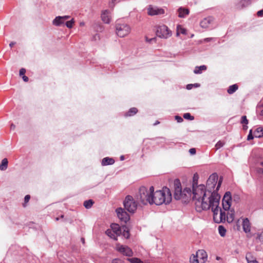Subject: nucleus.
Here are the masks:
<instances>
[{
  "label": "nucleus",
  "instance_id": "1",
  "mask_svg": "<svg viewBox=\"0 0 263 263\" xmlns=\"http://www.w3.org/2000/svg\"><path fill=\"white\" fill-rule=\"evenodd\" d=\"M195 180V176L193 178V200L197 212L208 210L211 208L213 213V219L215 222L220 223L225 221L226 215L225 212L219 209L220 196L215 192L207 193L203 185H197Z\"/></svg>",
  "mask_w": 263,
  "mask_h": 263
},
{
  "label": "nucleus",
  "instance_id": "2",
  "mask_svg": "<svg viewBox=\"0 0 263 263\" xmlns=\"http://www.w3.org/2000/svg\"><path fill=\"white\" fill-rule=\"evenodd\" d=\"M152 204L161 205L168 204L172 201V194L169 189L163 188L162 190L157 191L153 193Z\"/></svg>",
  "mask_w": 263,
  "mask_h": 263
},
{
  "label": "nucleus",
  "instance_id": "3",
  "mask_svg": "<svg viewBox=\"0 0 263 263\" xmlns=\"http://www.w3.org/2000/svg\"><path fill=\"white\" fill-rule=\"evenodd\" d=\"M191 195L190 188L186 187L182 191L181 183L178 179L174 181V198L176 200L183 199L186 201Z\"/></svg>",
  "mask_w": 263,
  "mask_h": 263
},
{
  "label": "nucleus",
  "instance_id": "4",
  "mask_svg": "<svg viewBox=\"0 0 263 263\" xmlns=\"http://www.w3.org/2000/svg\"><path fill=\"white\" fill-rule=\"evenodd\" d=\"M154 191V188L153 186H151L149 189L145 186H141L139 189L138 199L143 204H146L148 203L152 204Z\"/></svg>",
  "mask_w": 263,
  "mask_h": 263
},
{
  "label": "nucleus",
  "instance_id": "5",
  "mask_svg": "<svg viewBox=\"0 0 263 263\" xmlns=\"http://www.w3.org/2000/svg\"><path fill=\"white\" fill-rule=\"evenodd\" d=\"M218 175H217V174H216V173L212 174L210 176V177L206 182V186L208 188V191L206 190L205 186L203 185V186L205 187V191L207 193H208L209 192L210 193V194H212L214 192L217 193V191H218L219 189L220 188V187L221 186V184L222 182V179L220 178L219 179L216 190H213V191H212V190L214 189L215 186L216 185L217 182L218 181ZM201 185H203V184H201Z\"/></svg>",
  "mask_w": 263,
  "mask_h": 263
},
{
  "label": "nucleus",
  "instance_id": "6",
  "mask_svg": "<svg viewBox=\"0 0 263 263\" xmlns=\"http://www.w3.org/2000/svg\"><path fill=\"white\" fill-rule=\"evenodd\" d=\"M124 208L129 213H134L137 209V203L132 196L128 195L124 201Z\"/></svg>",
  "mask_w": 263,
  "mask_h": 263
},
{
  "label": "nucleus",
  "instance_id": "7",
  "mask_svg": "<svg viewBox=\"0 0 263 263\" xmlns=\"http://www.w3.org/2000/svg\"><path fill=\"white\" fill-rule=\"evenodd\" d=\"M130 32V27L125 24L116 25V33L120 37H123L128 35Z\"/></svg>",
  "mask_w": 263,
  "mask_h": 263
},
{
  "label": "nucleus",
  "instance_id": "8",
  "mask_svg": "<svg viewBox=\"0 0 263 263\" xmlns=\"http://www.w3.org/2000/svg\"><path fill=\"white\" fill-rule=\"evenodd\" d=\"M156 34L160 38L166 39L171 36L172 32L166 25H163L157 28Z\"/></svg>",
  "mask_w": 263,
  "mask_h": 263
},
{
  "label": "nucleus",
  "instance_id": "9",
  "mask_svg": "<svg viewBox=\"0 0 263 263\" xmlns=\"http://www.w3.org/2000/svg\"><path fill=\"white\" fill-rule=\"evenodd\" d=\"M231 202L232 198L231 193L229 192H227L225 193L222 201L223 209L224 211H228L230 210Z\"/></svg>",
  "mask_w": 263,
  "mask_h": 263
},
{
  "label": "nucleus",
  "instance_id": "10",
  "mask_svg": "<svg viewBox=\"0 0 263 263\" xmlns=\"http://www.w3.org/2000/svg\"><path fill=\"white\" fill-rule=\"evenodd\" d=\"M165 11L163 9L150 5L147 8V13L149 15H160L164 14Z\"/></svg>",
  "mask_w": 263,
  "mask_h": 263
},
{
  "label": "nucleus",
  "instance_id": "11",
  "mask_svg": "<svg viewBox=\"0 0 263 263\" xmlns=\"http://www.w3.org/2000/svg\"><path fill=\"white\" fill-rule=\"evenodd\" d=\"M116 212H117L118 217L122 221H123L124 222H127V221H128L129 220V215L122 208H118L116 210Z\"/></svg>",
  "mask_w": 263,
  "mask_h": 263
},
{
  "label": "nucleus",
  "instance_id": "12",
  "mask_svg": "<svg viewBox=\"0 0 263 263\" xmlns=\"http://www.w3.org/2000/svg\"><path fill=\"white\" fill-rule=\"evenodd\" d=\"M117 250L119 252L122 253L123 254L127 256H132L133 254L132 250L127 246L117 245Z\"/></svg>",
  "mask_w": 263,
  "mask_h": 263
},
{
  "label": "nucleus",
  "instance_id": "13",
  "mask_svg": "<svg viewBox=\"0 0 263 263\" xmlns=\"http://www.w3.org/2000/svg\"><path fill=\"white\" fill-rule=\"evenodd\" d=\"M177 13L178 14V16L179 18H185L187 15H189L190 13V10L188 8L180 7L177 10Z\"/></svg>",
  "mask_w": 263,
  "mask_h": 263
},
{
  "label": "nucleus",
  "instance_id": "14",
  "mask_svg": "<svg viewBox=\"0 0 263 263\" xmlns=\"http://www.w3.org/2000/svg\"><path fill=\"white\" fill-rule=\"evenodd\" d=\"M213 18L212 17L208 16L207 17L204 18L203 20L201 21L200 22V26L201 27L203 28H209L210 25L213 22Z\"/></svg>",
  "mask_w": 263,
  "mask_h": 263
},
{
  "label": "nucleus",
  "instance_id": "15",
  "mask_svg": "<svg viewBox=\"0 0 263 263\" xmlns=\"http://www.w3.org/2000/svg\"><path fill=\"white\" fill-rule=\"evenodd\" d=\"M101 18L103 22L106 24H109L110 21L111 16L108 10H104L101 14Z\"/></svg>",
  "mask_w": 263,
  "mask_h": 263
},
{
  "label": "nucleus",
  "instance_id": "16",
  "mask_svg": "<svg viewBox=\"0 0 263 263\" xmlns=\"http://www.w3.org/2000/svg\"><path fill=\"white\" fill-rule=\"evenodd\" d=\"M242 228L243 231L246 233H249L251 231V223L248 218L243 219Z\"/></svg>",
  "mask_w": 263,
  "mask_h": 263
},
{
  "label": "nucleus",
  "instance_id": "17",
  "mask_svg": "<svg viewBox=\"0 0 263 263\" xmlns=\"http://www.w3.org/2000/svg\"><path fill=\"white\" fill-rule=\"evenodd\" d=\"M197 258L199 257L200 259L202 260V263H204L207 259L208 255L206 252L203 250H199L197 253Z\"/></svg>",
  "mask_w": 263,
  "mask_h": 263
},
{
  "label": "nucleus",
  "instance_id": "18",
  "mask_svg": "<svg viewBox=\"0 0 263 263\" xmlns=\"http://www.w3.org/2000/svg\"><path fill=\"white\" fill-rule=\"evenodd\" d=\"M111 229L117 236H120L122 233V229L118 224L112 223L110 226Z\"/></svg>",
  "mask_w": 263,
  "mask_h": 263
},
{
  "label": "nucleus",
  "instance_id": "19",
  "mask_svg": "<svg viewBox=\"0 0 263 263\" xmlns=\"http://www.w3.org/2000/svg\"><path fill=\"white\" fill-rule=\"evenodd\" d=\"M115 163V160L113 158L105 157L102 160L101 164L103 166L112 165Z\"/></svg>",
  "mask_w": 263,
  "mask_h": 263
},
{
  "label": "nucleus",
  "instance_id": "20",
  "mask_svg": "<svg viewBox=\"0 0 263 263\" xmlns=\"http://www.w3.org/2000/svg\"><path fill=\"white\" fill-rule=\"evenodd\" d=\"M246 259L248 263H258L256 258L251 253H247Z\"/></svg>",
  "mask_w": 263,
  "mask_h": 263
},
{
  "label": "nucleus",
  "instance_id": "21",
  "mask_svg": "<svg viewBox=\"0 0 263 263\" xmlns=\"http://www.w3.org/2000/svg\"><path fill=\"white\" fill-rule=\"evenodd\" d=\"M177 32L176 35L179 36L180 34H186V30L182 27L180 25H178L177 26Z\"/></svg>",
  "mask_w": 263,
  "mask_h": 263
},
{
  "label": "nucleus",
  "instance_id": "22",
  "mask_svg": "<svg viewBox=\"0 0 263 263\" xmlns=\"http://www.w3.org/2000/svg\"><path fill=\"white\" fill-rule=\"evenodd\" d=\"M206 69V66L205 65H201L200 66H196L194 70V72L195 74H200L201 73L203 70H205Z\"/></svg>",
  "mask_w": 263,
  "mask_h": 263
},
{
  "label": "nucleus",
  "instance_id": "23",
  "mask_svg": "<svg viewBox=\"0 0 263 263\" xmlns=\"http://www.w3.org/2000/svg\"><path fill=\"white\" fill-rule=\"evenodd\" d=\"M106 234L108 236L111 238L114 239V240H117V235L111 230V229H108L105 232Z\"/></svg>",
  "mask_w": 263,
  "mask_h": 263
},
{
  "label": "nucleus",
  "instance_id": "24",
  "mask_svg": "<svg viewBox=\"0 0 263 263\" xmlns=\"http://www.w3.org/2000/svg\"><path fill=\"white\" fill-rule=\"evenodd\" d=\"M8 160L6 158H4L2 160L1 164H0V170L2 171H5L7 169L8 166Z\"/></svg>",
  "mask_w": 263,
  "mask_h": 263
},
{
  "label": "nucleus",
  "instance_id": "25",
  "mask_svg": "<svg viewBox=\"0 0 263 263\" xmlns=\"http://www.w3.org/2000/svg\"><path fill=\"white\" fill-rule=\"evenodd\" d=\"M237 89H238V86L237 85V84H234V85H231L229 87L227 91H228V93L232 94L234 92H235Z\"/></svg>",
  "mask_w": 263,
  "mask_h": 263
},
{
  "label": "nucleus",
  "instance_id": "26",
  "mask_svg": "<svg viewBox=\"0 0 263 263\" xmlns=\"http://www.w3.org/2000/svg\"><path fill=\"white\" fill-rule=\"evenodd\" d=\"M94 202L92 200L89 199L84 202L83 205L86 209H90L93 205Z\"/></svg>",
  "mask_w": 263,
  "mask_h": 263
},
{
  "label": "nucleus",
  "instance_id": "27",
  "mask_svg": "<svg viewBox=\"0 0 263 263\" xmlns=\"http://www.w3.org/2000/svg\"><path fill=\"white\" fill-rule=\"evenodd\" d=\"M138 112V109L136 107L131 108L129 111L126 114V116H132Z\"/></svg>",
  "mask_w": 263,
  "mask_h": 263
},
{
  "label": "nucleus",
  "instance_id": "28",
  "mask_svg": "<svg viewBox=\"0 0 263 263\" xmlns=\"http://www.w3.org/2000/svg\"><path fill=\"white\" fill-rule=\"evenodd\" d=\"M122 233L123 236L126 238H128L129 237V231L127 230V228L126 227H123L122 228Z\"/></svg>",
  "mask_w": 263,
  "mask_h": 263
},
{
  "label": "nucleus",
  "instance_id": "29",
  "mask_svg": "<svg viewBox=\"0 0 263 263\" xmlns=\"http://www.w3.org/2000/svg\"><path fill=\"white\" fill-rule=\"evenodd\" d=\"M218 232L221 236L223 237L226 235V230L222 226L218 227Z\"/></svg>",
  "mask_w": 263,
  "mask_h": 263
},
{
  "label": "nucleus",
  "instance_id": "30",
  "mask_svg": "<svg viewBox=\"0 0 263 263\" xmlns=\"http://www.w3.org/2000/svg\"><path fill=\"white\" fill-rule=\"evenodd\" d=\"M127 260L130 263H142V261L138 258H127Z\"/></svg>",
  "mask_w": 263,
  "mask_h": 263
},
{
  "label": "nucleus",
  "instance_id": "31",
  "mask_svg": "<svg viewBox=\"0 0 263 263\" xmlns=\"http://www.w3.org/2000/svg\"><path fill=\"white\" fill-rule=\"evenodd\" d=\"M69 17H70V16L68 15H65V16H57L55 18V22H58L57 21H59L60 20H64V21H65L66 20L68 19Z\"/></svg>",
  "mask_w": 263,
  "mask_h": 263
},
{
  "label": "nucleus",
  "instance_id": "32",
  "mask_svg": "<svg viewBox=\"0 0 263 263\" xmlns=\"http://www.w3.org/2000/svg\"><path fill=\"white\" fill-rule=\"evenodd\" d=\"M263 129L261 127L257 128L254 132V136L255 137H260L261 135L259 134V133L262 132Z\"/></svg>",
  "mask_w": 263,
  "mask_h": 263
},
{
  "label": "nucleus",
  "instance_id": "33",
  "mask_svg": "<svg viewBox=\"0 0 263 263\" xmlns=\"http://www.w3.org/2000/svg\"><path fill=\"white\" fill-rule=\"evenodd\" d=\"M200 86V85L198 83H195L194 84H190L186 85V89L188 90L191 89L193 87H198Z\"/></svg>",
  "mask_w": 263,
  "mask_h": 263
},
{
  "label": "nucleus",
  "instance_id": "34",
  "mask_svg": "<svg viewBox=\"0 0 263 263\" xmlns=\"http://www.w3.org/2000/svg\"><path fill=\"white\" fill-rule=\"evenodd\" d=\"M57 21L58 22H55V18L53 21V24L57 26H59L63 24L65 22L64 20H61Z\"/></svg>",
  "mask_w": 263,
  "mask_h": 263
},
{
  "label": "nucleus",
  "instance_id": "35",
  "mask_svg": "<svg viewBox=\"0 0 263 263\" xmlns=\"http://www.w3.org/2000/svg\"><path fill=\"white\" fill-rule=\"evenodd\" d=\"M190 262L191 263H198V260L197 258V256L195 255H192V256L190 258Z\"/></svg>",
  "mask_w": 263,
  "mask_h": 263
},
{
  "label": "nucleus",
  "instance_id": "36",
  "mask_svg": "<svg viewBox=\"0 0 263 263\" xmlns=\"http://www.w3.org/2000/svg\"><path fill=\"white\" fill-rule=\"evenodd\" d=\"M73 23L74 21L73 19H72L70 21H67L66 22V25L68 28H71L72 27Z\"/></svg>",
  "mask_w": 263,
  "mask_h": 263
},
{
  "label": "nucleus",
  "instance_id": "37",
  "mask_svg": "<svg viewBox=\"0 0 263 263\" xmlns=\"http://www.w3.org/2000/svg\"><path fill=\"white\" fill-rule=\"evenodd\" d=\"M183 117L185 119H188L190 120H193L194 119V117L191 116L190 113H185L183 115Z\"/></svg>",
  "mask_w": 263,
  "mask_h": 263
},
{
  "label": "nucleus",
  "instance_id": "38",
  "mask_svg": "<svg viewBox=\"0 0 263 263\" xmlns=\"http://www.w3.org/2000/svg\"><path fill=\"white\" fill-rule=\"evenodd\" d=\"M256 238L258 239L263 243V231L257 234Z\"/></svg>",
  "mask_w": 263,
  "mask_h": 263
},
{
  "label": "nucleus",
  "instance_id": "39",
  "mask_svg": "<svg viewBox=\"0 0 263 263\" xmlns=\"http://www.w3.org/2000/svg\"><path fill=\"white\" fill-rule=\"evenodd\" d=\"M224 143L222 141H219L215 145V147L217 149L222 147L223 145H224Z\"/></svg>",
  "mask_w": 263,
  "mask_h": 263
},
{
  "label": "nucleus",
  "instance_id": "40",
  "mask_svg": "<svg viewBox=\"0 0 263 263\" xmlns=\"http://www.w3.org/2000/svg\"><path fill=\"white\" fill-rule=\"evenodd\" d=\"M241 7H245L246 5L250 4V2L249 0H241Z\"/></svg>",
  "mask_w": 263,
  "mask_h": 263
},
{
  "label": "nucleus",
  "instance_id": "41",
  "mask_svg": "<svg viewBox=\"0 0 263 263\" xmlns=\"http://www.w3.org/2000/svg\"><path fill=\"white\" fill-rule=\"evenodd\" d=\"M241 123L242 124H248V121L247 119V117L246 116H243L241 117Z\"/></svg>",
  "mask_w": 263,
  "mask_h": 263
},
{
  "label": "nucleus",
  "instance_id": "42",
  "mask_svg": "<svg viewBox=\"0 0 263 263\" xmlns=\"http://www.w3.org/2000/svg\"><path fill=\"white\" fill-rule=\"evenodd\" d=\"M252 129L250 130L249 134L248 136L247 139L248 140H252L254 138V136L252 135Z\"/></svg>",
  "mask_w": 263,
  "mask_h": 263
},
{
  "label": "nucleus",
  "instance_id": "43",
  "mask_svg": "<svg viewBox=\"0 0 263 263\" xmlns=\"http://www.w3.org/2000/svg\"><path fill=\"white\" fill-rule=\"evenodd\" d=\"M145 40L148 43H152L153 41H155V42L156 41V38L154 37V38L148 39V37H146Z\"/></svg>",
  "mask_w": 263,
  "mask_h": 263
},
{
  "label": "nucleus",
  "instance_id": "44",
  "mask_svg": "<svg viewBox=\"0 0 263 263\" xmlns=\"http://www.w3.org/2000/svg\"><path fill=\"white\" fill-rule=\"evenodd\" d=\"M175 119L177 120V122H178V123H180L183 121V119L181 117L178 116H175Z\"/></svg>",
  "mask_w": 263,
  "mask_h": 263
},
{
  "label": "nucleus",
  "instance_id": "45",
  "mask_svg": "<svg viewBox=\"0 0 263 263\" xmlns=\"http://www.w3.org/2000/svg\"><path fill=\"white\" fill-rule=\"evenodd\" d=\"M196 151L195 148H192L190 149V150H189V153L192 155H195L196 154Z\"/></svg>",
  "mask_w": 263,
  "mask_h": 263
},
{
  "label": "nucleus",
  "instance_id": "46",
  "mask_svg": "<svg viewBox=\"0 0 263 263\" xmlns=\"http://www.w3.org/2000/svg\"><path fill=\"white\" fill-rule=\"evenodd\" d=\"M112 263H123V261L120 259L116 258L112 260Z\"/></svg>",
  "mask_w": 263,
  "mask_h": 263
},
{
  "label": "nucleus",
  "instance_id": "47",
  "mask_svg": "<svg viewBox=\"0 0 263 263\" xmlns=\"http://www.w3.org/2000/svg\"><path fill=\"white\" fill-rule=\"evenodd\" d=\"M26 72V69H24V68H21L20 70V75L21 76H24L25 73Z\"/></svg>",
  "mask_w": 263,
  "mask_h": 263
},
{
  "label": "nucleus",
  "instance_id": "48",
  "mask_svg": "<svg viewBox=\"0 0 263 263\" xmlns=\"http://www.w3.org/2000/svg\"><path fill=\"white\" fill-rule=\"evenodd\" d=\"M231 213H229V215H230V217L231 219V220H233L234 218V211H231Z\"/></svg>",
  "mask_w": 263,
  "mask_h": 263
},
{
  "label": "nucleus",
  "instance_id": "49",
  "mask_svg": "<svg viewBox=\"0 0 263 263\" xmlns=\"http://www.w3.org/2000/svg\"><path fill=\"white\" fill-rule=\"evenodd\" d=\"M30 198V196L29 195H26L24 198L25 203H27Z\"/></svg>",
  "mask_w": 263,
  "mask_h": 263
},
{
  "label": "nucleus",
  "instance_id": "50",
  "mask_svg": "<svg viewBox=\"0 0 263 263\" xmlns=\"http://www.w3.org/2000/svg\"><path fill=\"white\" fill-rule=\"evenodd\" d=\"M257 15L259 16H263V9L257 12Z\"/></svg>",
  "mask_w": 263,
  "mask_h": 263
},
{
  "label": "nucleus",
  "instance_id": "51",
  "mask_svg": "<svg viewBox=\"0 0 263 263\" xmlns=\"http://www.w3.org/2000/svg\"><path fill=\"white\" fill-rule=\"evenodd\" d=\"M22 78H23V80L25 82H28V78L27 76H26L25 75L23 76Z\"/></svg>",
  "mask_w": 263,
  "mask_h": 263
},
{
  "label": "nucleus",
  "instance_id": "52",
  "mask_svg": "<svg viewBox=\"0 0 263 263\" xmlns=\"http://www.w3.org/2000/svg\"><path fill=\"white\" fill-rule=\"evenodd\" d=\"M15 42H12L9 44V46L11 48L15 45Z\"/></svg>",
  "mask_w": 263,
  "mask_h": 263
},
{
  "label": "nucleus",
  "instance_id": "53",
  "mask_svg": "<svg viewBox=\"0 0 263 263\" xmlns=\"http://www.w3.org/2000/svg\"><path fill=\"white\" fill-rule=\"evenodd\" d=\"M81 240L83 244H84V243H85V239H84V238H81Z\"/></svg>",
  "mask_w": 263,
  "mask_h": 263
},
{
  "label": "nucleus",
  "instance_id": "54",
  "mask_svg": "<svg viewBox=\"0 0 263 263\" xmlns=\"http://www.w3.org/2000/svg\"><path fill=\"white\" fill-rule=\"evenodd\" d=\"M124 156H121L120 157V160L122 161V160H124Z\"/></svg>",
  "mask_w": 263,
  "mask_h": 263
},
{
  "label": "nucleus",
  "instance_id": "55",
  "mask_svg": "<svg viewBox=\"0 0 263 263\" xmlns=\"http://www.w3.org/2000/svg\"><path fill=\"white\" fill-rule=\"evenodd\" d=\"M205 40L206 41H210L211 40V39L210 38H206V39H205Z\"/></svg>",
  "mask_w": 263,
  "mask_h": 263
},
{
  "label": "nucleus",
  "instance_id": "56",
  "mask_svg": "<svg viewBox=\"0 0 263 263\" xmlns=\"http://www.w3.org/2000/svg\"><path fill=\"white\" fill-rule=\"evenodd\" d=\"M97 37H99V35L98 34H96L95 36V39L96 40Z\"/></svg>",
  "mask_w": 263,
  "mask_h": 263
},
{
  "label": "nucleus",
  "instance_id": "57",
  "mask_svg": "<svg viewBox=\"0 0 263 263\" xmlns=\"http://www.w3.org/2000/svg\"><path fill=\"white\" fill-rule=\"evenodd\" d=\"M112 3L118 2V0H112Z\"/></svg>",
  "mask_w": 263,
  "mask_h": 263
},
{
  "label": "nucleus",
  "instance_id": "58",
  "mask_svg": "<svg viewBox=\"0 0 263 263\" xmlns=\"http://www.w3.org/2000/svg\"><path fill=\"white\" fill-rule=\"evenodd\" d=\"M11 127V128H14L15 126L13 124H12Z\"/></svg>",
  "mask_w": 263,
  "mask_h": 263
},
{
  "label": "nucleus",
  "instance_id": "59",
  "mask_svg": "<svg viewBox=\"0 0 263 263\" xmlns=\"http://www.w3.org/2000/svg\"><path fill=\"white\" fill-rule=\"evenodd\" d=\"M262 106H263V104H262ZM261 115L263 116V109L261 111Z\"/></svg>",
  "mask_w": 263,
  "mask_h": 263
},
{
  "label": "nucleus",
  "instance_id": "60",
  "mask_svg": "<svg viewBox=\"0 0 263 263\" xmlns=\"http://www.w3.org/2000/svg\"><path fill=\"white\" fill-rule=\"evenodd\" d=\"M159 123V122L157 121V122H156L155 123H154V125H157V124H158Z\"/></svg>",
  "mask_w": 263,
  "mask_h": 263
},
{
  "label": "nucleus",
  "instance_id": "61",
  "mask_svg": "<svg viewBox=\"0 0 263 263\" xmlns=\"http://www.w3.org/2000/svg\"><path fill=\"white\" fill-rule=\"evenodd\" d=\"M247 128V126H243V129H246Z\"/></svg>",
  "mask_w": 263,
  "mask_h": 263
},
{
  "label": "nucleus",
  "instance_id": "62",
  "mask_svg": "<svg viewBox=\"0 0 263 263\" xmlns=\"http://www.w3.org/2000/svg\"><path fill=\"white\" fill-rule=\"evenodd\" d=\"M56 220H59V218H56Z\"/></svg>",
  "mask_w": 263,
  "mask_h": 263
},
{
  "label": "nucleus",
  "instance_id": "63",
  "mask_svg": "<svg viewBox=\"0 0 263 263\" xmlns=\"http://www.w3.org/2000/svg\"><path fill=\"white\" fill-rule=\"evenodd\" d=\"M142 263H143V262H142Z\"/></svg>",
  "mask_w": 263,
  "mask_h": 263
}]
</instances>
